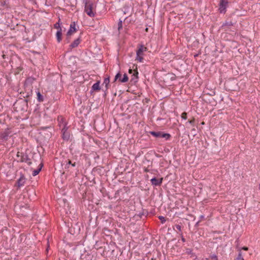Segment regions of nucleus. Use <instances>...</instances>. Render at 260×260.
<instances>
[{
	"label": "nucleus",
	"instance_id": "obj_1",
	"mask_svg": "<svg viewBox=\"0 0 260 260\" xmlns=\"http://www.w3.org/2000/svg\"><path fill=\"white\" fill-rule=\"evenodd\" d=\"M84 3L85 4L84 11L89 16L94 17L95 13L93 11V3L89 0H84Z\"/></svg>",
	"mask_w": 260,
	"mask_h": 260
},
{
	"label": "nucleus",
	"instance_id": "obj_2",
	"mask_svg": "<svg viewBox=\"0 0 260 260\" xmlns=\"http://www.w3.org/2000/svg\"><path fill=\"white\" fill-rule=\"evenodd\" d=\"M29 206L27 204H20L17 203L16 205H15L16 210L19 212V214L21 215H24L25 213V210L27 209Z\"/></svg>",
	"mask_w": 260,
	"mask_h": 260
},
{
	"label": "nucleus",
	"instance_id": "obj_3",
	"mask_svg": "<svg viewBox=\"0 0 260 260\" xmlns=\"http://www.w3.org/2000/svg\"><path fill=\"white\" fill-rule=\"evenodd\" d=\"M150 134H151L152 136L156 138H166L167 139H168L170 135L168 134H162L161 132H153L151 131L150 132Z\"/></svg>",
	"mask_w": 260,
	"mask_h": 260
},
{
	"label": "nucleus",
	"instance_id": "obj_4",
	"mask_svg": "<svg viewBox=\"0 0 260 260\" xmlns=\"http://www.w3.org/2000/svg\"><path fill=\"white\" fill-rule=\"evenodd\" d=\"M228 5V2L225 0H220L219 10L220 13H224Z\"/></svg>",
	"mask_w": 260,
	"mask_h": 260
},
{
	"label": "nucleus",
	"instance_id": "obj_5",
	"mask_svg": "<svg viewBox=\"0 0 260 260\" xmlns=\"http://www.w3.org/2000/svg\"><path fill=\"white\" fill-rule=\"evenodd\" d=\"M133 72L134 73L132 75V78L131 80V82H132V83H136L137 82L138 72L137 71H133L132 69L129 70V73L132 74Z\"/></svg>",
	"mask_w": 260,
	"mask_h": 260
},
{
	"label": "nucleus",
	"instance_id": "obj_6",
	"mask_svg": "<svg viewBox=\"0 0 260 260\" xmlns=\"http://www.w3.org/2000/svg\"><path fill=\"white\" fill-rule=\"evenodd\" d=\"M26 182V178L23 175H21L20 178L17 180V184L18 187L23 186Z\"/></svg>",
	"mask_w": 260,
	"mask_h": 260
},
{
	"label": "nucleus",
	"instance_id": "obj_7",
	"mask_svg": "<svg viewBox=\"0 0 260 260\" xmlns=\"http://www.w3.org/2000/svg\"><path fill=\"white\" fill-rule=\"evenodd\" d=\"M75 22L72 23L70 25V28L69 31L67 32L68 36H71L73 32L76 31V29L75 28Z\"/></svg>",
	"mask_w": 260,
	"mask_h": 260
},
{
	"label": "nucleus",
	"instance_id": "obj_8",
	"mask_svg": "<svg viewBox=\"0 0 260 260\" xmlns=\"http://www.w3.org/2000/svg\"><path fill=\"white\" fill-rule=\"evenodd\" d=\"M67 130V128L66 127L65 125H63V127L62 128L61 132L62 133V138L64 140H68L69 138V135L68 134H66V132Z\"/></svg>",
	"mask_w": 260,
	"mask_h": 260
},
{
	"label": "nucleus",
	"instance_id": "obj_9",
	"mask_svg": "<svg viewBox=\"0 0 260 260\" xmlns=\"http://www.w3.org/2000/svg\"><path fill=\"white\" fill-rule=\"evenodd\" d=\"M162 180V178H161L160 180H158L155 178H153L151 179V182L153 185H159L161 183Z\"/></svg>",
	"mask_w": 260,
	"mask_h": 260
},
{
	"label": "nucleus",
	"instance_id": "obj_10",
	"mask_svg": "<svg viewBox=\"0 0 260 260\" xmlns=\"http://www.w3.org/2000/svg\"><path fill=\"white\" fill-rule=\"evenodd\" d=\"M100 81H98L95 83H94L92 86V90L93 91H98L101 89L100 86Z\"/></svg>",
	"mask_w": 260,
	"mask_h": 260
},
{
	"label": "nucleus",
	"instance_id": "obj_11",
	"mask_svg": "<svg viewBox=\"0 0 260 260\" xmlns=\"http://www.w3.org/2000/svg\"><path fill=\"white\" fill-rule=\"evenodd\" d=\"M35 80V78L32 77H28L26 79L25 82V86H27L30 85Z\"/></svg>",
	"mask_w": 260,
	"mask_h": 260
},
{
	"label": "nucleus",
	"instance_id": "obj_12",
	"mask_svg": "<svg viewBox=\"0 0 260 260\" xmlns=\"http://www.w3.org/2000/svg\"><path fill=\"white\" fill-rule=\"evenodd\" d=\"M147 48L144 47L143 46H141V47L139 48V49L137 51V55L139 56V54L143 55V53L145 51H146Z\"/></svg>",
	"mask_w": 260,
	"mask_h": 260
},
{
	"label": "nucleus",
	"instance_id": "obj_13",
	"mask_svg": "<svg viewBox=\"0 0 260 260\" xmlns=\"http://www.w3.org/2000/svg\"><path fill=\"white\" fill-rule=\"evenodd\" d=\"M80 43V38H78L76 40H75L73 43H72L70 45V47L71 48H74L75 47H76L78 46V45Z\"/></svg>",
	"mask_w": 260,
	"mask_h": 260
},
{
	"label": "nucleus",
	"instance_id": "obj_14",
	"mask_svg": "<svg viewBox=\"0 0 260 260\" xmlns=\"http://www.w3.org/2000/svg\"><path fill=\"white\" fill-rule=\"evenodd\" d=\"M39 166H40L39 168H38V169L35 170L33 171L32 175L34 176H36L37 175H38L39 173V172L41 171L42 168L43 167V164H41L39 165Z\"/></svg>",
	"mask_w": 260,
	"mask_h": 260
},
{
	"label": "nucleus",
	"instance_id": "obj_15",
	"mask_svg": "<svg viewBox=\"0 0 260 260\" xmlns=\"http://www.w3.org/2000/svg\"><path fill=\"white\" fill-rule=\"evenodd\" d=\"M61 35H62L61 29V28H60V30H58L56 32V37H57V41L58 42H60V41L61 40Z\"/></svg>",
	"mask_w": 260,
	"mask_h": 260
},
{
	"label": "nucleus",
	"instance_id": "obj_16",
	"mask_svg": "<svg viewBox=\"0 0 260 260\" xmlns=\"http://www.w3.org/2000/svg\"><path fill=\"white\" fill-rule=\"evenodd\" d=\"M109 83H110V77H109V76H108V77H107L105 79L104 83H103V84L105 85L106 89H107L108 88V86L109 85Z\"/></svg>",
	"mask_w": 260,
	"mask_h": 260
},
{
	"label": "nucleus",
	"instance_id": "obj_17",
	"mask_svg": "<svg viewBox=\"0 0 260 260\" xmlns=\"http://www.w3.org/2000/svg\"><path fill=\"white\" fill-rule=\"evenodd\" d=\"M235 260H244V258L242 256V251H241V249H240L239 250V253H238V255L237 256V257L236 258Z\"/></svg>",
	"mask_w": 260,
	"mask_h": 260
},
{
	"label": "nucleus",
	"instance_id": "obj_18",
	"mask_svg": "<svg viewBox=\"0 0 260 260\" xmlns=\"http://www.w3.org/2000/svg\"><path fill=\"white\" fill-rule=\"evenodd\" d=\"M9 134L10 133L8 131H6L5 132H4L1 134V137L2 138H3L4 139H7V138L8 136V135H9Z\"/></svg>",
	"mask_w": 260,
	"mask_h": 260
},
{
	"label": "nucleus",
	"instance_id": "obj_19",
	"mask_svg": "<svg viewBox=\"0 0 260 260\" xmlns=\"http://www.w3.org/2000/svg\"><path fill=\"white\" fill-rule=\"evenodd\" d=\"M128 77L126 74H124L123 75V77L122 79H120V81L121 82H126L128 81Z\"/></svg>",
	"mask_w": 260,
	"mask_h": 260
},
{
	"label": "nucleus",
	"instance_id": "obj_20",
	"mask_svg": "<svg viewBox=\"0 0 260 260\" xmlns=\"http://www.w3.org/2000/svg\"><path fill=\"white\" fill-rule=\"evenodd\" d=\"M37 97L39 101L42 102L43 101V96L41 95L40 92H38L37 93Z\"/></svg>",
	"mask_w": 260,
	"mask_h": 260
},
{
	"label": "nucleus",
	"instance_id": "obj_21",
	"mask_svg": "<svg viewBox=\"0 0 260 260\" xmlns=\"http://www.w3.org/2000/svg\"><path fill=\"white\" fill-rule=\"evenodd\" d=\"M143 59V55L139 54V56L137 55L136 60H138L140 62H142Z\"/></svg>",
	"mask_w": 260,
	"mask_h": 260
},
{
	"label": "nucleus",
	"instance_id": "obj_22",
	"mask_svg": "<svg viewBox=\"0 0 260 260\" xmlns=\"http://www.w3.org/2000/svg\"><path fill=\"white\" fill-rule=\"evenodd\" d=\"M122 27V21L121 20H119V21L118 23V30L119 31L120 29Z\"/></svg>",
	"mask_w": 260,
	"mask_h": 260
},
{
	"label": "nucleus",
	"instance_id": "obj_23",
	"mask_svg": "<svg viewBox=\"0 0 260 260\" xmlns=\"http://www.w3.org/2000/svg\"><path fill=\"white\" fill-rule=\"evenodd\" d=\"M121 76V75L120 73H118L116 74V75L115 77L114 81H116L118 79H120V77Z\"/></svg>",
	"mask_w": 260,
	"mask_h": 260
},
{
	"label": "nucleus",
	"instance_id": "obj_24",
	"mask_svg": "<svg viewBox=\"0 0 260 260\" xmlns=\"http://www.w3.org/2000/svg\"><path fill=\"white\" fill-rule=\"evenodd\" d=\"M210 258L212 260H218V257L216 255L213 254L210 256Z\"/></svg>",
	"mask_w": 260,
	"mask_h": 260
},
{
	"label": "nucleus",
	"instance_id": "obj_25",
	"mask_svg": "<svg viewBox=\"0 0 260 260\" xmlns=\"http://www.w3.org/2000/svg\"><path fill=\"white\" fill-rule=\"evenodd\" d=\"M181 118L183 119H187V113L186 112H183L181 115Z\"/></svg>",
	"mask_w": 260,
	"mask_h": 260
},
{
	"label": "nucleus",
	"instance_id": "obj_26",
	"mask_svg": "<svg viewBox=\"0 0 260 260\" xmlns=\"http://www.w3.org/2000/svg\"><path fill=\"white\" fill-rule=\"evenodd\" d=\"M233 25V23L232 22H225L224 24H223V26H225V25H228V26H231V25Z\"/></svg>",
	"mask_w": 260,
	"mask_h": 260
},
{
	"label": "nucleus",
	"instance_id": "obj_27",
	"mask_svg": "<svg viewBox=\"0 0 260 260\" xmlns=\"http://www.w3.org/2000/svg\"><path fill=\"white\" fill-rule=\"evenodd\" d=\"M159 219L161 220L162 223H164L166 221L165 218L163 216H159Z\"/></svg>",
	"mask_w": 260,
	"mask_h": 260
},
{
	"label": "nucleus",
	"instance_id": "obj_28",
	"mask_svg": "<svg viewBox=\"0 0 260 260\" xmlns=\"http://www.w3.org/2000/svg\"><path fill=\"white\" fill-rule=\"evenodd\" d=\"M194 120H195V119H194V118H193L192 120H189V121H188V122H189L190 124H192V125H193L194 122Z\"/></svg>",
	"mask_w": 260,
	"mask_h": 260
},
{
	"label": "nucleus",
	"instance_id": "obj_29",
	"mask_svg": "<svg viewBox=\"0 0 260 260\" xmlns=\"http://www.w3.org/2000/svg\"><path fill=\"white\" fill-rule=\"evenodd\" d=\"M72 164V166L74 167L75 166V163L72 164L71 160H68L67 162V165H70Z\"/></svg>",
	"mask_w": 260,
	"mask_h": 260
},
{
	"label": "nucleus",
	"instance_id": "obj_30",
	"mask_svg": "<svg viewBox=\"0 0 260 260\" xmlns=\"http://www.w3.org/2000/svg\"><path fill=\"white\" fill-rule=\"evenodd\" d=\"M187 252L188 254H190L192 255H194L193 253H192V251L191 250H190V249H187Z\"/></svg>",
	"mask_w": 260,
	"mask_h": 260
},
{
	"label": "nucleus",
	"instance_id": "obj_31",
	"mask_svg": "<svg viewBox=\"0 0 260 260\" xmlns=\"http://www.w3.org/2000/svg\"><path fill=\"white\" fill-rule=\"evenodd\" d=\"M176 229H177V230H179V231H181V226H180V225H176Z\"/></svg>",
	"mask_w": 260,
	"mask_h": 260
},
{
	"label": "nucleus",
	"instance_id": "obj_32",
	"mask_svg": "<svg viewBox=\"0 0 260 260\" xmlns=\"http://www.w3.org/2000/svg\"><path fill=\"white\" fill-rule=\"evenodd\" d=\"M54 27L56 28H60V26H59V24L58 23H56L55 25H54Z\"/></svg>",
	"mask_w": 260,
	"mask_h": 260
},
{
	"label": "nucleus",
	"instance_id": "obj_33",
	"mask_svg": "<svg viewBox=\"0 0 260 260\" xmlns=\"http://www.w3.org/2000/svg\"><path fill=\"white\" fill-rule=\"evenodd\" d=\"M242 249L245 250V251H247L248 250V248L247 247L244 246L242 248Z\"/></svg>",
	"mask_w": 260,
	"mask_h": 260
},
{
	"label": "nucleus",
	"instance_id": "obj_34",
	"mask_svg": "<svg viewBox=\"0 0 260 260\" xmlns=\"http://www.w3.org/2000/svg\"><path fill=\"white\" fill-rule=\"evenodd\" d=\"M145 172H148V170L147 168H146V169H145Z\"/></svg>",
	"mask_w": 260,
	"mask_h": 260
},
{
	"label": "nucleus",
	"instance_id": "obj_35",
	"mask_svg": "<svg viewBox=\"0 0 260 260\" xmlns=\"http://www.w3.org/2000/svg\"><path fill=\"white\" fill-rule=\"evenodd\" d=\"M19 153H19V152L17 153V156L18 157H19V156H20Z\"/></svg>",
	"mask_w": 260,
	"mask_h": 260
},
{
	"label": "nucleus",
	"instance_id": "obj_36",
	"mask_svg": "<svg viewBox=\"0 0 260 260\" xmlns=\"http://www.w3.org/2000/svg\"><path fill=\"white\" fill-rule=\"evenodd\" d=\"M3 57L4 58H5V55H3Z\"/></svg>",
	"mask_w": 260,
	"mask_h": 260
},
{
	"label": "nucleus",
	"instance_id": "obj_37",
	"mask_svg": "<svg viewBox=\"0 0 260 260\" xmlns=\"http://www.w3.org/2000/svg\"><path fill=\"white\" fill-rule=\"evenodd\" d=\"M182 240L183 241H185V240H184V239L183 238H182Z\"/></svg>",
	"mask_w": 260,
	"mask_h": 260
},
{
	"label": "nucleus",
	"instance_id": "obj_38",
	"mask_svg": "<svg viewBox=\"0 0 260 260\" xmlns=\"http://www.w3.org/2000/svg\"><path fill=\"white\" fill-rule=\"evenodd\" d=\"M205 260H209V258H206Z\"/></svg>",
	"mask_w": 260,
	"mask_h": 260
},
{
	"label": "nucleus",
	"instance_id": "obj_39",
	"mask_svg": "<svg viewBox=\"0 0 260 260\" xmlns=\"http://www.w3.org/2000/svg\"><path fill=\"white\" fill-rule=\"evenodd\" d=\"M192 132H194V131H195V129H194V128H193V129H192Z\"/></svg>",
	"mask_w": 260,
	"mask_h": 260
},
{
	"label": "nucleus",
	"instance_id": "obj_40",
	"mask_svg": "<svg viewBox=\"0 0 260 260\" xmlns=\"http://www.w3.org/2000/svg\"><path fill=\"white\" fill-rule=\"evenodd\" d=\"M192 132H194V131H195V129H194V128H193V129H192Z\"/></svg>",
	"mask_w": 260,
	"mask_h": 260
},
{
	"label": "nucleus",
	"instance_id": "obj_41",
	"mask_svg": "<svg viewBox=\"0 0 260 260\" xmlns=\"http://www.w3.org/2000/svg\"><path fill=\"white\" fill-rule=\"evenodd\" d=\"M194 260H198L197 258V257L194 258Z\"/></svg>",
	"mask_w": 260,
	"mask_h": 260
},
{
	"label": "nucleus",
	"instance_id": "obj_42",
	"mask_svg": "<svg viewBox=\"0 0 260 260\" xmlns=\"http://www.w3.org/2000/svg\"><path fill=\"white\" fill-rule=\"evenodd\" d=\"M205 123L204 122H202V124H204Z\"/></svg>",
	"mask_w": 260,
	"mask_h": 260
},
{
	"label": "nucleus",
	"instance_id": "obj_43",
	"mask_svg": "<svg viewBox=\"0 0 260 260\" xmlns=\"http://www.w3.org/2000/svg\"><path fill=\"white\" fill-rule=\"evenodd\" d=\"M146 31H148V28H146Z\"/></svg>",
	"mask_w": 260,
	"mask_h": 260
},
{
	"label": "nucleus",
	"instance_id": "obj_44",
	"mask_svg": "<svg viewBox=\"0 0 260 260\" xmlns=\"http://www.w3.org/2000/svg\"><path fill=\"white\" fill-rule=\"evenodd\" d=\"M259 189H260V184H259Z\"/></svg>",
	"mask_w": 260,
	"mask_h": 260
},
{
	"label": "nucleus",
	"instance_id": "obj_45",
	"mask_svg": "<svg viewBox=\"0 0 260 260\" xmlns=\"http://www.w3.org/2000/svg\"><path fill=\"white\" fill-rule=\"evenodd\" d=\"M152 260H155V259H154L153 258H152Z\"/></svg>",
	"mask_w": 260,
	"mask_h": 260
}]
</instances>
